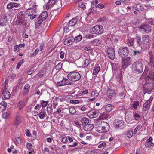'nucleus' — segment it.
Returning a JSON list of instances; mask_svg holds the SVG:
<instances>
[{
    "label": "nucleus",
    "instance_id": "obj_18",
    "mask_svg": "<svg viewBox=\"0 0 154 154\" xmlns=\"http://www.w3.org/2000/svg\"><path fill=\"white\" fill-rule=\"evenodd\" d=\"M78 20V19L77 18H74L72 19L68 23V25L70 26H72L75 25Z\"/></svg>",
    "mask_w": 154,
    "mask_h": 154
},
{
    "label": "nucleus",
    "instance_id": "obj_12",
    "mask_svg": "<svg viewBox=\"0 0 154 154\" xmlns=\"http://www.w3.org/2000/svg\"><path fill=\"white\" fill-rule=\"evenodd\" d=\"M107 96L110 100H114L116 97L115 91L111 89H109L106 92Z\"/></svg>",
    "mask_w": 154,
    "mask_h": 154
},
{
    "label": "nucleus",
    "instance_id": "obj_13",
    "mask_svg": "<svg viewBox=\"0 0 154 154\" xmlns=\"http://www.w3.org/2000/svg\"><path fill=\"white\" fill-rule=\"evenodd\" d=\"M107 55L111 60H113L115 57L114 49L113 48H109L107 50Z\"/></svg>",
    "mask_w": 154,
    "mask_h": 154
},
{
    "label": "nucleus",
    "instance_id": "obj_34",
    "mask_svg": "<svg viewBox=\"0 0 154 154\" xmlns=\"http://www.w3.org/2000/svg\"><path fill=\"white\" fill-rule=\"evenodd\" d=\"M7 21V18L5 16H4L0 21V25L2 26H4L5 24V23Z\"/></svg>",
    "mask_w": 154,
    "mask_h": 154
},
{
    "label": "nucleus",
    "instance_id": "obj_14",
    "mask_svg": "<svg viewBox=\"0 0 154 154\" xmlns=\"http://www.w3.org/2000/svg\"><path fill=\"white\" fill-rule=\"evenodd\" d=\"M139 28L141 29L143 31L146 32L147 33L151 31V26L148 24H144L140 26Z\"/></svg>",
    "mask_w": 154,
    "mask_h": 154
},
{
    "label": "nucleus",
    "instance_id": "obj_43",
    "mask_svg": "<svg viewBox=\"0 0 154 154\" xmlns=\"http://www.w3.org/2000/svg\"><path fill=\"white\" fill-rule=\"evenodd\" d=\"M126 93V91L124 92H121L119 93L118 96L121 99H123L125 97Z\"/></svg>",
    "mask_w": 154,
    "mask_h": 154
},
{
    "label": "nucleus",
    "instance_id": "obj_5",
    "mask_svg": "<svg viewBox=\"0 0 154 154\" xmlns=\"http://www.w3.org/2000/svg\"><path fill=\"white\" fill-rule=\"evenodd\" d=\"M132 63L131 59L129 57L126 58H122V69L125 70L129 65L131 64Z\"/></svg>",
    "mask_w": 154,
    "mask_h": 154
},
{
    "label": "nucleus",
    "instance_id": "obj_53",
    "mask_svg": "<svg viewBox=\"0 0 154 154\" xmlns=\"http://www.w3.org/2000/svg\"><path fill=\"white\" fill-rule=\"evenodd\" d=\"M90 63V61L88 59L85 60L84 62L83 65L84 66H86Z\"/></svg>",
    "mask_w": 154,
    "mask_h": 154
},
{
    "label": "nucleus",
    "instance_id": "obj_15",
    "mask_svg": "<svg viewBox=\"0 0 154 154\" xmlns=\"http://www.w3.org/2000/svg\"><path fill=\"white\" fill-rule=\"evenodd\" d=\"M74 42V37H70L65 40L64 44L65 45H69L72 44Z\"/></svg>",
    "mask_w": 154,
    "mask_h": 154
},
{
    "label": "nucleus",
    "instance_id": "obj_59",
    "mask_svg": "<svg viewBox=\"0 0 154 154\" xmlns=\"http://www.w3.org/2000/svg\"><path fill=\"white\" fill-rule=\"evenodd\" d=\"M146 146L148 147H150L151 146L153 147L154 146V144L152 142V141H151L149 143H146Z\"/></svg>",
    "mask_w": 154,
    "mask_h": 154
},
{
    "label": "nucleus",
    "instance_id": "obj_37",
    "mask_svg": "<svg viewBox=\"0 0 154 154\" xmlns=\"http://www.w3.org/2000/svg\"><path fill=\"white\" fill-rule=\"evenodd\" d=\"M108 115L106 112H104L102 113H101L100 116V117L102 119H104L108 118Z\"/></svg>",
    "mask_w": 154,
    "mask_h": 154
},
{
    "label": "nucleus",
    "instance_id": "obj_36",
    "mask_svg": "<svg viewBox=\"0 0 154 154\" xmlns=\"http://www.w3.org/2000/svg\"><path fill=\"white\" fill-rule=\"evenodd\" d=\"M134 119L137 121H139L141 119V116L140 115L137 113H135L133 114Z\"/></svg>",
    "mask_w": 154,
    "mask_h": 154
},
{
    "label": "nucleus",
    "instance_id": "obj_57",
    "mask_svg": "<svg viewBox=\"0 0 154 154\" xmlns=\"http://www.w3.org/2000/svg\"><path fill=\"white\" fill-rule=\"evenodd\" d=\"M30 88L29 85L28 84H26L24 86V89L28 92Z\"/></svg>",
    "mask_w": 154,
    "mask_h": 154
},
{
    "label": "nucleus",
    "instance_id": "obj_26",
    "mask_svg": "<svg viewBox=\"0 0 154 154\" xmlns=\"http://www.w3.org/2000/svg\"><path fill=\"white\" fill-rule=\"evenodd\" d=\"M21 122V119L20 116L17 115L16 116L15 120L14 125L16 127H17L18 125Z\"/></svg>",
    "mask_w": 154,
    "mask_h": 154
},
{
    "label": "nucleus",
    "instance_id": "obj_41",
    "mask_svg": "<svg viewBox=\"0 0 154 154\" xmlns=\"http://www.w3.org/2000/svg\"><path fill=\"white\" fill-rule=\"evenodd\" d=\"M119 66V65L118 63H113L112 64V69L115 71L118 69Z\"/></svg>",
    "mask_w": 154,
    "mask_h": 154
},
{
    "label": "nucleus",
    "instance_id": "obj_48",
    "mask_svg": "<svg viewBox=\"0 0 154 154\" xmlns=\"http://www.w3.org/2000/svg\"><path fill=\"white\" fill-rule=\"evenodd\" d=\"M45 113V112L41 111L39 114V117L41 119H42L44 118Z\"/></svg>",
    "mask_w": 154,
    "mask_h": 154
},
{
    "label": "nucleus",
    "instance_id": "obj_60",
    "mask_svg": "<svg viewBox=\"0 0 154 154\" xmlns=\"http://www.w3.org/2000/svg\"><path fill=\"white\" fill-rule=\"evenodd\" d=\"M65 55V52L62 51H61L60 53V57L61 59H63L64 58Z\"/></svg>",
    "mask_w": 154,
    "mask_h": 154
},
{
    "label": "nucleus",
    "instance_id": "obj_52",
    "mask_svg": "<svg viewBox=\"0 0 154 154\" xmlns=\"http://www.w3.org/2000/svg\"><path fill=\"white\" fill-rule=\"evenodd\" d=\"M13 3L10 2L8 3L7 5V8L8 9H11L13 8Z\"/></svg>",
    "mask_w": 154,
    "mask_h": 154
},
{
    "label": "nucleus",
    "instance_id": "obj_21",
    "mask_svg": "<svg viewBox=\"0 0 154 154\" xmlns=\"http://www.w3.org/2000/svg\"><path fill=\"white\" fill-rule=\"evenodd\" d=\"M121 69L119 71V73L116 76L117 80L119 83H121L122 82V71H121Z\"/></svg>",
    "mask_w": 154,
    "mask_h": 154
},
{
    "label": "nucleus",
    "instance_id": "obj_7",
    "mask_svg": "<svg viewBox=\"0 0 154 154\" xmlns=\"http://www.w3.org/2000/svg\"><path fill=\"white\" fill-rule=\"evenodd\" d=\"M25 15L23 11L19 12L17 16V20L20 24H23L25 21Z\"/></svg>",
    "mask_w": 154,
    "mask_h": 154
},
{
    "label": "nucleus",
    "instance_id": "obj_3",
    "mask_svg": "<svg viewBox=\"0 0 154 154\" xmlns=\"http://www.w3.org/2000/svg\"><path fill=\"white\" fill-rule=\"evenodd\" d=\"M103 32V28L101 25H96L91 28L90 32L93 34L100 35L102 34Z\"/></svg>",
    "mask_w": 154,
    "mask_h": 154
},
{
    "label": "nucleus",
    "instance_id": "obj_35",
    "mask_svg": "<svg viewBox=\"0 0 154 154\" xmlns=\"http://www.w3.org/2000/svg\"><path fill=\"white\" fill-rule=\"evenodd\" d=\"M135 10L137 11H140L143 10L144 8L141 5V4L140 3H138L136 5L135 7Z\"/></svg>",
    "mask_w": 154,
    "mask_h": 154
},
{
    "label": "nucleus",
    "instance_id": "obj_22",
    "mask_svg": "<svg viewBox=\"0 0 154 154\" xmlns=\"http://www.w3.org/2000/svg\"><path fill=\"white\" fill-rule=\"evenodd\" d=\"M143 88L144 90L148 91H150L152 90V87L149 83H145L143 85Z\"/></svg>",
    "mask_w": 154,
    "mask_h": 154
},
{
    "label": "nucleus",
    "instance_id": "obj_39",
    "mask_svg": "<svg viewBox=\"0 0 154 154\" xmlns=\"http://www.w3.org/2000/svg\"><path fill=\"white\" fill-rule=\"evenodd\" d=\"M136 38L137 40V45L139 46L141 45L143 42V41L141 40V37L137 36H136Z\"/></svg>",
    "mask_w": 154,
    "mask_h": 154
},
{
    "label": "nucleus",
    "instance_id": "obj_46",
    "mask_svg": "<svg viewBox=\"0 0 154 154\" xmlns=\"http://www.w3.org/2000/svg\"><path fill=\"white\" fill-rule=\"evenodd\" d=\"M10 116V113L8 112H5L3 115L2 116L5 119H8Z\"/></svg>",
    "mask_w": 154,
    "mask_h": 154
},
{
    "label": "nucleus",
    "instance_id": "obj_19",
    "mask_svg": "<svg viewBox=\"0 0 154 154\" xmlns=\"http://www.w3.org/2000/svg\"><path fill=\"white\" fill-rule=\"evenodd\" d=\"M56 2V0H49L46 4V8L49 9Z\"/></svg>",
    "mask_w": 154,
    "mask_h": 154
},
{
    "label": "nucleus",
    "instance_id": "obj_58",
    "mask_svg": "<svg viewBox=\"0 0 154 154\" xmlns=\"http://www.w3.org/2000/svg\"><path fill=\"white\" fill-rule=\"evenodd\" d=\"M85 37L87 39H91L94 37V35L91 34H87L85 35Z\"/></svg>",
    "mask_w": 154,
    "mask_h": 154
},
{
    "label": "nucleus",
    "instance_id": "obj_64",
    "mask_svg": "<svg viewBox=\"0 0 154 154\" xmlns=\"http://www.w3.org/2000/svg\"><path fill=\"white\" fill-rule=\"evenodd\" d=\"M107 19L105 17H103L100 18L99 20V21L100 22H102L105 21Z\"/></svg>",
    "mask_w": 154,
    "mask_h": 154
},
{
    "label": "nucleus",
    "instance_id": "obj_38",
    "mask_svg": "<svg viewBox=\"0 0 154 154\" xmlns=\"http://www.w3.org/2000/svg\"><path fill=\"white\" fill-rule=\"evenodd\" d=\"M82 36L81 35H79L75 38H74V42L76 43L79 42L82 40Z\"/></svg>",
    "mask_w": 154,
    "mask_h": 154
},
{
    "label": "nucleus",
    "instance_id": "obj_8",
    "mask_svg": "<svg viewBox=\"0 0 154 154\" xmlns=\"http://www.w3.org/2000/svg\"><path fill=\"white\" fill-rule=\"evenodd\" d=\"M104 126H99L97 127V130L99 133L107 132L109 130V125L107 123L105 122Z\"/></svg>",
    "mask_w": 154,
    "mask_h": 154
},
{
    "label": "nucleus",
    "instance_id": "obj_62",
    "mask_svg": "<svg viewBox=\"0 0 154 154\" xmlns=\"http://www.w3.org/2000/svg\"><path fill=\"white\" fill-rule=\"evenodd\" d=\"M8 79H6L5 82V85H4V88L5 89H6L8 87Z\"/></svg>",
    "mask_w": 154,
    "mask_h": 154
},
{
    "label": "nucleus",
    "instance_id": "obj_44",
    "mask_svg": "<svg viewBox=\"0 0 154 154\" xmlns=\"http://www.w3.org/2000/svg\"><path fill=\"white\" fill-rule=\"evenodd\" d=\"M100 69V67L99 66H97L93 70V74L94 75H96L98 74Z\"/></svg>",
    "mask_w": 154,
    "mask_h": 154
},
{
    "label": "nucleus",
    "instance_id": "obj_11",
    "mask_svg": "<svg viewBox=\"0 0 154 154\" xmlns=\"http://www.w3.org/2000/svg\"><path fill=\"white\" fill-rule=\"evenodd\" d=\"M36 12V10H35L30 8H28L26 12V14L28 16H30L31 19L32 20L36 17L37 15L35 14Z\"/></svg>",
    "mask_w": 154,
    "mask_h": 154
},
{
    "label": "nucleus",
    "instance_id": "obj_50",
    "mask_svg": "<svg viewBox=\"0 0 154 154\" xmlns=\"http://www.w3.org/2000/svg\"><path fill=\"white\" fill-rule=\"evenodd\" d=\"M141 50L140 51H138L135 50L134 51V54H133L134 55H139L141 53H142V51Z\"/></svg>",
    "mask_w": 154,
    "mask_h": 154
},
{
    "label": "nucleus",
    "instance_id": "obj_10",
    "mask_svg": "<svg viewBox=\"0 0 154 154\" xmlns=\"http://www.w3.org/2000/svg\"><path fill=\"white\" fill-rule=\"evenodd\" d=\"M153 97L151 96L149 100L144 103L143 107V111H146L150 108V106L152 101L153 100Z\"/></svg>",
    "mask_w": 154,
    "mask_h": 154
},
{
    "label": "nucleus",
    "instance_id": "obj_42",
    "mask_svg": "<svg viewBox=\"0 0 154 154\" xmlns=\"http://www.w3.org/2000/svg\"><path fill=\"white\" fill-rule=\"evenodd\" d=\"M134 102L132 104L133 109H137V106L139 105V102L138 101H134Z\"/></svg>",
    "mask_w": 154,
    "mask_h": 154
},
{
    "label": "nucleus",
    "instance_id": "obj_6",
    "mask_svg": "<svg viewBox=\"0 0 154 154\" xmlns=\"http://www.w3.org/2000/svg\"><path fill=\"white\" fill-rule=\"evenodd\" d=\"M129 53L128 49L127 47L120 48L118 51L119 55L122 58L126 57Z\"/></svg>",
    "mask_w": 154,
    "mask_h": 154
},
{
    "label": "nucleus",
    "instance_id": "obj_17",
    "mask_svg": "<svg viewBox=\"0 0 154 154\" xmlns=\"http://www.w3.org/2000/svg\"><path fill=\"white\" fill-rule=\"evenodd\" d=\"M146 80H150L154 82V72L150 71L148 73V75L146 77Z\"/></svg>",
    "mask_w": 154,
    "mask_h": 154
},
{
    "label": "nucleus",
    "instance_id": "obj_45",
    "mask_svg": "<svg viewBox=\"0 0 154 154\" xmlns=\"http://www.w3.org/2000/svg\"><path fill=\"white\" fill-rule=\"evenodd\" d=\"M24 62L23 59L21 60L20 61H19L17 64L16 66V69H18L20 67L21 65Z\"/></svg>",
    "mask_w": 154,
    "mask_h": 154
},
{
    "label": "nucleus",
    "instance_id": "obj_61",
    "mask_svg": "<svg viewBox=\"0 0 154 154\" xmlns=\"http://www.w3.org/2000/svg\"><path fill=\"white\" fill-rule=\"evenodd\" d=\"M97 8L102 9L104 8V5L102 4L99 3L96 6Z\"/></svg>",
    "mask_w": 154,
    "mask_h": 154
},
{
    "label": "nucleus",
    "instance_id": "obj_51",
    "mask_svg": "<svg viewBox=\"0 0 154 154\" xmlns=\"http://www.w3.org/2000/svg\"><path fill=\"white\" fill-rule=\"evenodd\" d=\"M48 101H42L41 103V106L43 108L46 106L48 104Z\"/></svg>",
    "mask_w": 154,
    "mask_h": 154
},
{
    "label": "nucleus",
    "instance_id": "obj_9",
    "mask_svg": "<svg viewBox=\"0 0 154 154\" xmlns=\"http://www.w3.org/2000/svg\"><path fill=\"white\" fill-rule=\"evenodd\" d=\"M124 122L122 120H119L117 119L114 121V125L117 129H122L124 128Z\"/></svg>",
    "mask_w": 154,
    "mask_h": 154
},
{
    "label": "nucleus",
    "instance_id": "obj_56",
    "mask_svg": "<svg viewBox=\"0 0 154 154\" xmlns=\"http://www.w3.org/2000/svg\"><path fill=\"white\" fill-rule=\"evenodd\" d=\"M62 63H60L56 66V68L57 69L59 70L62 68Z\"/></svg>",
    "mask_w": 154,
    "mask_h": 154
},
{
    "label": "nucleus",
    "instance_id": "obj_49",
    "mask_svg": "<svg viewBox=\"0 0 154 154\" xmlns=\"http://www.w3.org/2000/svg\"><path fill=\"white\" fill-rule=\"evenodd\" d=\"M69 111L70 114H74L76 113V111L75 108H71L69 109Z\"/></svg>",
    "mask_w": 154,
    "mask_h": 154
},
{
    "label": "nucleus",
    "instance_id": "obj_32",
    "mask_svg": "<svg viewBox=\"0 0 154 154\" xmlns=\"http://www.w3.org/2000/svg\"><path fill=\"white\" fill-rule=\"evenodd\" d=\"M3 94L4 98L5 99H8L10 98L11 94L8 91L4 90Z\"/></svg>",
    "mask_w": 154,
    "mask_h": 154
},
{
    "label": "nucleus",
    "instance_id": "obj_33",
    "mask_svg": "<svg viewBox=\"0 0 154 154\" xmlns=\"http://www.w3.org/2000/svg\"><path fill=\"white\" fill-rule=\"evenodd\" d=\"M105 108L107 112H110L113 109L114 107L112 105L108 104L105 106Z\"/></svg>",
    "mask_w": 154,
    "mask_h": 154
},
{
    "label": "nucleus",
    "instance_id": "obj_23",
    "mask_svg": "<svg viewBox=\"0 0 154 154\" xmlns=\"http://www.w3.org/2000/svg\"><path fill=\"white\" fill-rule=\"evenodd\" d=\"M142 40L144 43H148L150 41L149 36L147 35H143Z\"/></svg>",
    "mask_w": 154,
    "mask_h": 154
},
{
    "label": "nucleus",
    "instance_id": "obj_63",
    "mask_svg": "<svg viewBox=\"0 0 154 154\" xmlns=\"http://www.w3.org/2000/svg\"><path fill=\"white\" fill-rule=\"evenodd\" d=\"M140 126L139 125H138L136 128L134 129V132H133V134H135L137 132L138 129L140 128Z\"/></svg>",
    "mask_w": 154,
    "mask_h": 154
},
{
    "label": "nucleus",
    "instance_id": "obj_20",
    "mask_svg": "<svg viewBox=\"0 0 154 154\" xmlns=\"http://www.w3.org/2000/svg\"><path fill=\"white\" fill-rule=\"evenodd\" d=\"M97 112L95 110H91L87 113V115L90 117H95L97 116Z\"/></svg>",
    "mask_w": 154,
    "mask_h": 154
},
{
    "label": "nucleus",
    "instance_id": "obj_4",
    "mask_svg": "<svg viewBox=\"0 0 154 154\" xmlns=\"http://www.w3.org/2000/svg\"><path fill=\"white\" fill-rule=\"evenodd\" d=\"M48 17V13L46 11L42 12L37 18L36 22L35 25L36 27L39 26L42 22L45 20Z\"/></svg>",
    "mask_w": 154,
    "mask_h": 154
},
{
    "label": "nucleus",
    "instance_id": "obj_29",
    "mask_svg": "<svg viewBox=\"0 0 154 154\" xmlns=\"http://www.w3.org/2000/svg\"><path fill=\"white\" fill-rule=\"evenodd\" d=\"M29 8L30 9H32L36 10L37 9V5L36 3L34 2H30L29 3Z\"/></svg>",
    "mask_w": 154,
    "mask_h": 154
},
{
    "label": "nucleus",
    "instance_id": "obj_47",
    "mask_svg": "<svg viewBox=\"0 0 154 154\" xmlns=\"http://www.w3.org/2000/svg\"><path fill=\"white\" fill-rule=\"evenodd\" d=\"M39 50L38 48H37L33 52L31 55V57L35 56L38 53Z\"/></svg>",
    "mask_w": 154,
    "mask_h": 154
},
{
    "label": "nucleus",
    "instance_id": "obj_31",
    "mask_svg": "<svg viewBox=\"0 0 154 154\" xmlns=\"http://www.w3.org/2000/svg\"><path fill=\"white\" fill-rule=\"evenodd\" d=\"M148 65L150 67L151 69L153 70L154 69V59L152 58L151 59H149V62L148 63Z\"/></svg>",
    "mask_w": 154,
    "mask_h": 154
},
{
    "label": "nucleus",
    "instance_id": "obj_55",
    "mask_svg": "<svg viewBox=\"0 0 154 154\" xmlns=\"http://www.w3.org/2000/svg\"><path fill=\"white\" fill-rule=\"evenodd\" d=\"M70 103L73 104H77L79 103V101L77 100H71L70 101Z\"/></svg>",
    "mask_w": 154,
    "mask_h": 154
},
{
    "label": "nucleus",
    "instance_id": "obj_24",
    "mask_svg": "<svg viewBox=\"0 0 154 154\" xmlns=\"http://www.w3.org/2000/svg\"><path fill=\"white\" fill-rule=\"evenodd\" d=\"M26 104L23 100H22L20 101L18 103L17 106L20 109L23 108L25 106Z\"/></svg>",
    "mask_w": 154,
    "mask_h": 154
},
{
    "label": "nucleus",
    "instance_id": "obj_27",
    "mask_svg": "<svg viewBox=\"0 0 154 154\" xmlns=\"http://www.w3.org/2000/svg\"><path fill=\"white\" fill-rule=\"evenodd\" d=\"M101 41L99 39H96L92 41L91 44L94 45H99L101 44Z\"/></svg>",
    "mask_w": 154,
    "mask_h": 154
},
{
    "label": "nucleus",
    "instance_id": "obj_40",
    "mask_svg": "<svg viewBox=\"0 0 154 154\" xmlns=\"http://www.w3.org/2000/svg\"><path fill=\"white\" fill-rule=\"evenodd\" d=\"M125 134L128 137L130 138L132 137L133 133L132 131L129 130Z\"/></svg>",
    "mask_w": 154,
    "mask_h": 154
},
{
    "label": "nucleus",
    "instance_id": "obj_54",
    "mask_svg": "<svg viewBox=\"0 0 154 154\" xmlns=\"http://www.w3.org/2000/svg\"><path fill=\"white\" fill-rule=\"evenodd\" d=\"M99 95V93L98 92H97V91H93L91 93V95L92 96H95V97H97Z\"/></svg>",
    "mask_w": 154,
    "mask_h": 154
},
{
    "label": "nucleus",
    "instance_id": "obj_25",
    "mask_svg": "<svg viewBox=\"0 0 154 154\" xmlns=\"http://www.w3.org/2000/svg\"><path fill=\"white\" fill-rule=\"evenodd\" d=\"M62 81L63 85L72 84V82L70 81V80H69L65 78L64 77H63V79Z\"/></svg>",
    "mask_w": 154,
    "mask_h": 154
},
{
    "label": "nucleus",
    "instance_id": "obj_30",
    "mask_svg": "<svg viewBox=\"0 0 154 154\" xmlns=\"http://www.w3.org/2000/svg\"><path fill=\"white\" fill-rule=\"evenodd\" d=\"M134 39L132 38H128L127 41V44L129 46H132L134 44Z\"/></svg>",
    "mask_w": 154,
    "mask_h": 154
},
{
    "label": "nucleus",
    "instance_id": "obj_1",
    "mask_svg": "<svg viewBox=\"0 0 154 154\" xmlns=\"http://www.w3.org/2000/svg\"><path fill=\"white\" fill-rule=\"evenodd\" d=\"M132 68L134 72L137 73H141L143 69V66L142 63L139 61L134 62L132 64Z\"/></svg>",
    "mask_w": 154,
    "mask_h": 154
},
{
    "label": "nucleus",
    "instance_id": "obj_28",
    "mask_svg": "<svg viewBox=\"0 0 154 154\" xmlns=\"http://www.w3.org/2000/svg\"><path fill=\"white\" fill-rule=\"evenodd\" d=\"M81 122L82 125L84 126L89 123V120L88 118L84 117L82 118Z\"/></svg>",
    "mask_w": 154,
    "mask_h": 154
},
{
    "label": "nucleus",
    "instance_id": "obj_16",
    "mask_svg": "<svg viewBox=\"0 0 154 154\" xmlns=\"http://www.w3.org/2000/svg\"><path fill=\"white\" fill-rule=\"evenodd\" d=\"M94 125L93 124H88L83 127V129L85 131H91L94 128Z\"/></svg>",
    "mask_w": 154,
    "mask_h": 154
},
{
    "label": "nucleus",
    "instance_id": "obj_2",
    "mask_svg": "<svg viewBox=\"0 0 154 154\" xmlns=\"http://www.w3.org/2000/svg\"><path fill=\"white\" fill-rule=\"evenodd\" d=\"M68 79L73 81H76L79 80L81 78V75L78 72L75 71L70 72L67 75Z\"/></svg>",
    "mask_w": 154,
    "mask_h": 154
}]
</instances>
